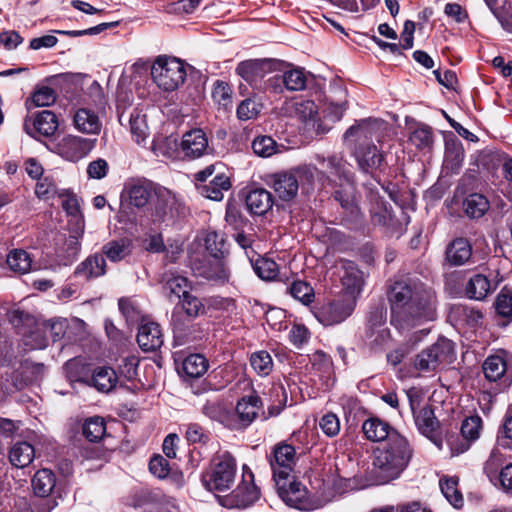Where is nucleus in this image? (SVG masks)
I'll return each mask as SVG.
<instances>
[{
	"label": "nucleus",
	"mask_w": 512,
	"mask_h": 512,
	"mask_svg": "<svg viewBox=\"0 0 512 512\" xmlns=\"http://www.w3.org/2000/svg\"><path fill=\"white\" fill-rule=\"evenodd\" d=\"M391 324L406 332L436 318L433 292L421 282L397 281L389 293Z\"/></svg>",
	"instance_id": "1"
},
{
	"label": "nucleus",
	"mask_w": 512,
	"mask_h": 512,
	"mask_svg": "<svg viewBox=\"0 0 512 512\" xmlns=\"http://www.w3.org/2000/svg\"><path fill=\"white\" fill-rule=\"evenodd\" d=\"M412 450L405 437L398 432L392 433L383 449L375 452L373 465L381 483H387L400 476L408 465Z\"/></svg>",
	"instance_id": "2"
},
{
	"label": "nucleus",
	"mask_w": 512,
	"mask_h": 512,
	"mask_svg": "<svg viewBox=\"0 0 512 512\" xmlns=\"http://www.w3.org/2000/svg\"><path fill=\"white\" fill-rule=\"evenodd\" d=\"M204 312L205 306L201 299L191 293L179 300L171 315V326L177 345H185L197 339L195 333L198 331V327L192 323V319Z\"/></svg>",
	"instance_id": "3"
},
{
	"label": "nucleus",
	"mask_w": 512,
	"mask_h": 512,
	"mask_svg": "<svg viewBox=\"0 0 512 512\" xmlns=\"http://www.w3.org/2000/svg\"><path fill=\"white\" fill-rule=\"evenodd\" d=\"M237 474L235 458L224 452L216 456L210 468L202 474L203 486L211 492H225L234 485Z\"/></svg>",
	"instance_id": "4"
},
{
	"label": "nucleus",
	"mask_w": 512,
	"mask_h": 512,
	"mask_svg": "<svg viewBox=\"0 0 512 512\" xmlns=\"http://www.w3.org/2000/svg\"><path fill=\"white\" fill-rule=\"evenodd\" d=\"M454 359V343L449 339L439 338L416 355L413 366L419 373L425 374L435 372L439 367L452 363Z\"/></svg>",
	"instance_id": "5"
},
{
	"label": "nucleus",
	"mask_w": 512,
	"mask_h": 512,
	"mask_svg": "<svg viewBox=\"0 0 512 512\" xmlns=\"http://www.w3.org/2000/svg\"><path fill=\"white\" fill-rule=\"evenodd\" d=\"M151 75L159 88L165 91H174L184 83L186 70L180 59L160 55L152 65Z\"/></svg>",
	"instance_id": "6"
},
{
	"label": "nucleus",
	"mask_w": 512,
	"mask_h": 512,
	"mask_svg": "<svg viewBox=\"0 0 512 512\" xmlns=\"http://www.w3.org/2000/svg\"><path fill=\"white\" fill-rule=\"evenodd\" d=\"M356 303L354 296H346L343 293H339L332 300L318 307L314 315L324 326L336 325L343 322L353 313Z\"/></svg>",
	"instance_id": "7"
},
{
	"label": "nucleus",
	"mask_w": 512,
	"mask_h": 512,
	"mask_svg": "<svg viewBox=\"0 0 512 512\" xmlns=\"http://www.w3.org/2000/svg\"><path fill=\"white\" fill-rule=\"evenodd\" d=\"M260 498V490L254 483V474L243 466L242 481L229 495L224 496L220 503L226 508L244 509L253 505Z\"/></svg>",
	"instance_id": "8"
},
{
	"label": "nucleus",
	"mask_w": 512,
	"mask_h": 512,
	"mask_svg": "<svg viewBox=\"0 0 512 512\" xmlns=\"http://www.w3.org/2000/svg\"><path fill=\"white\" fill-rule=\"evenodd\" d=\"M407 396L419 432L440 446L441 441L438 439L440 424L434 415L432 407L427 405L417 412L416 409L419 407L420 401L419 396L411 390L407 392Z\"/></svg>",
	"instance_id": "9"
},
{
	"label": "nucleus",
	"mask_w": 512,
	"mask_h": 512,
	"mask_svg": "<svg viewBox=\"0 0 512 512\" xmlns=\"http://www.w3.org/2000/svg\"><path fill=\"white\" fill-rule=\"evenodd\" d=\"M283 65L282 61L276 59H249L240 62L235 71L244 81L256 87L267 74L281 71Z\"/></svg>",
	"instance_id": "10"
},
{
	"label": "nucleus",
	"mask_w": 512,
	"mask_h": 512,
	"mask_svg": "<svg viewBox=\"0 0 512 512\" xmlns=\"http://www.w3.org/2000/svg\"><path fill=\"white\" fill-rule=\"evenodd\" d=\"M277 491L281 499L290 507L309 511L314 508L308 496L306 488L299 482L277 479L275 481Z\"/></svg>",
	"instance_id": "11"
},
{
	"label": "nucleus",
	"mask_w": 512,
	"mask_h": 512,
	"mask_svg": "<svg viewBox=\"0 0 512 512\" xmlns=\"http://www.w3.org/2000/svg\"><path fill=\"white\" fill-rule=\"evenodd\" d=\"M296 462L295 448L286 443H280L273 449L269 463L273 472L274 481L277 479L288 480Z\"/></svg>",
	"instance_id": "12"
},
{
	"label": "nucleus",
	"mask_w": 512,
	"mask_h": 512,
	"mask_svg": "<svg viewBox=\"0 0 512 512\" xmlns=\"http://www.w3.org/2000/svg\"><path fill=\"white\" fill-rule=\"evenodd\" d=\"M482 428L483 421L479 415L465 418L461 424L462 439L451 437L448 440L452 455H459L467 451L471 444L480 437Z\"/></svg>",
	"instance_id": "13"
},
{
	"label": "nucleus",
	"mask_w": 512,
	"mask_h": 512,
	"mask_svg": "<svg viewBox=\"0 0 512 512\" xmlns=\"http://www.w3.org/2000/svg\"><path fill=\"white\" fill-rule=\"evenodd\" d=\"M483 372L487 380L502 381L505 386L512 382V357L506 353L489 356L483 363Z\"/></svg>",
	"instance_id": "14"
},
{
	"label": "nucleus",
	"mask_w": 512,
	"mask_h": 512,
	"mask_svg": "<svg viewBox=\"0 0 512 512\" xmlns=\"http://www.w3.org/2000/svg\"><path fill=\"white\" fill-rule=\"evenodd\" d=\"M94 142L95 140L67 135L57 142L55 151L64 159L77 162L93 149Z\"/></svg>",
	"instance_id": "15"
},
{
	"label": "nucleus",
	"mask_w": 512,
	"mask_h": 512,
	"mask_svg": "<svg viewBox=\"0 0 512 512\" xmlns=\"http://www.w3.org/2000/svg\"><path fill=\"white\" fill-rule=\"evenodd\" d=\"M152 183L143 179H131L124 184L121 193L122 204L135 208L146 206L152 196Z\"/></svg>",
	"instance_id": "16"
},
{
	"label": "nucleus",
	"mask_w": 512,
	"mask_h": 512,
	"mask_svg": "<svg viewBox=\"0 0 512 512\" xmlns=\"http://www.w3.org/2000/svg\"><path fill=\"white\" fill-rule=\"evenodd\" d=\"M386 128V123L379 119H364L351 126L344 133V140L350 141L354 139L358 145H366L367 140L376 139L380 141L382 131Z\"/></svg>",
	"instance_id": "17"
},
{
	"label": "nucleus",
	"mask_w": 512,
	"mask_h": 512,
	"mask_svg": "<svg viewBox=\"0 0 512 512\" xmlns=\"http://www.w3.org/2000/svg\"><path fill=\"white\" fill-rule=\"evenodd\" d=\"M334 197L343 209L342 220L348 225L357 223L361 218V212L356 201L354 186L348 183L344 188L335 191Z\"/></svg>",
	"instance_id": "18"
},
{
	"label": "nucleus",
	"mask_w": 512,
	"mask_h": 512,
	"mask_svg": "<svg viewBox=\"0 0 512 512\" xmlns=\"http://www.w3.org/2000/svg\"><path fill=\"white\" fill-rule=\"evenodd\" d=\"M354 156L359 168L365 173L380 169L384 163V154L374 144L356 146Z\"/></svg>",
	"instance_id": "19"
},
{
	"label": "nucleus",
	"mask_w": 512,
	"mask_h": 512,
	"mask_svg": "<svg viewBox=\"0 0 512 512\" xmlns=\"http://www.w3.org/2000/svg\"><path fill=\"white\" fill-rule=\"evenodd\" d=\"M343 274L341 276L342 290L340 293L346 296H354L355 302L362 291L364 285L363 272L351 261H346L342 265Z\"/></svg>",
	"instance_id": "20"
},
{
	"label": "nucleus",
	"mask_w": 512,
	"mask_h": 512,
	"mask_svg": "<svg viewBox=\"0 0 512 512\" xmlns=\"http://www.w3.org/2000/svg\"><path fill=\"white\" fill-rule=\"evenodd\" d=\"M193 270L196 275L207 280L224 282L229 277L225 262L219 257L211 256L196 262L194 263Z\"/></svg>",
	"instance_id": "21"
},
{
	"label": "nucleus",
	"mask_w": 512,
	"mask_h": 512,
	"mask_svg": "<svg viewBox=\"0 0 512 512\" xmlns=\"http://www.w3.org/2000/svg\"><path fill=\"white\" fill-rule=\"evenodd\" d=\"M44 372L43 364H36L30 361H24L12 373L11 379L17 390H22L29 384L38 381Z\"/></svg>",
	"instance_id": "22"
},
{
	"label": "nucleus",
	"mask_w": 512,
	"mask_h": 512,
	"mask_svg": "<svg viewBox=\"0 0 512 512\" xmlns=\"http://www.w3.org/2000/svg\"><path fill=\"white\" fill-rule=\"evenodd\" d=\"M207 148L208 140L201 129H194L183 135L181 150L185 157H189L191 159L199 158L204 155Z\"/></svg>",
	"instance_id": "23"
},
{
	"label": "nucleus",
	"mask_w": 512,
	"mask_h": 512,
	"mask_svg": "<svg viewBox=\"0 0 512 512\" xmlns=\"http://www.w3.org/2000/svg\"><path fill=\"white\" fill-rule=\"evenodd\" d=\"M137 342L143 351H155L163 345L160 325L155 322L143 323L138 330Z\"/></svg>",
	"instance_id": "24"
},
{
	"label": "nucleus",
	"mask_w": 512,
	"mask_h": 512,
	"mask_svg": "<svg viewBox=\"0 0 512 512\" xmlns=\"http://www.w3.org/2000/svg\"><path fill=\"white\" fill-rule=\"evenodd\" d=\"M493 291L490 279L481 273L470 276L463 287V294L468 299L482 301Z\"/></svg>",
	"instance_id": "25"
},
{
	"label": "nucleus",
	"mask_w": 512,
	"mask_h": 512,
	"mask_svg": "<svg viewBox=\"0 0 512 512\" xmlns=\"http://www.w3.org/2000/svg\"><path fill=\"white\" fill-rule=\"evenodd\" d=\"M249 212L253 215L263 216L273 207L272 194L264 188L251 190L245 198Z\"/></svg>",
	"instance_id": "26"
},
{
	"label": "nucleus",
	"mask_w": 512,
	"mask_h": 512,
	"mask_svg": "<svg viewBox=\"0 0 512 512\" xmlns=\"http://www.w3.org/2000/svg\"><path fill=\"white\" fill-rule=\"evenodd\" d=\"M106 273V260L102 254H92L75 269L74 275L85 280L98 278Z\"/></svg>",
	"instance_id": "27"
},
{
	"label": "nucleus",
	"mask_w": 512,
	"mask_h": 512,
	"mask_svg": "<svg viewBox=\"0 0 512 512\" xmlns=\"http://www.w3.org/2000/svg\"><path fill=\"white\" fill-rule=\"evenodd\" d=\"M262 405L261 398L256 394L242 397L236 405L241 424L245 427L250 425L258 417Z\"/></svg>",
	"instance_id": "28"
},
{
	"label": "nucleus",
	"mask_w": 512,
	"mask_h": 512,
	"mask_svg": "<svg viewBox=\"0 0 512 512\" xmlns=\"http://www.w3.org/2000/svg\"><path fill=\"white\" fill-rule=\"evenodd\" d=\"M472 256V246L465 238L453 240L446 249V259L453 266L466 264Z\"/></svg>",
	"instance_id": "29"
},
{
	"label": "nucleus",
	"mask_w": 512,
	"mask_h": 512,
	"mask_svg": "<svg viewBox=\"0 0 512 512\" xmlns=\"http://www.w3.org/2000/svg\"><path fill=\"white\" fill-rule=\"evenodd\" d=\"M272 179V186L280 199L289 201L296 196L299 184L294 174L278 173Z\"/></svg>",
	"instance_id": "30"
},
{
	"label": "nucleus",
	"mask_w": 512,
	"mask_h": 512,
	"mask_svg": "<svg viewBox=\"0 0 512 512\" xmlns=\"http://www.w3.org/2000/svg\"><path fill=\"white\" fill-rule=\"evenodd\" d=\"M362 431L365 437L373 442H380L385 439L389 441L392 433L396 432L387 422L377 417L367 419L362 425Z\"/></svg>",
	"instance_id": "31"
},
{
	"label": "nucleus",
	"mask_w": 512,
	"mask_h": 512,
	"mask_svg": "<svg viewBox=\"0 0 512 512\" xmlns=\"http://www.w3.org/2000/svg\"><path fill=\"white\" fill-rule=\"evenodd\" d=\"M230 187V179L223 173L215 176L208 184H197V190L202 196L215 201H221L223 192L228 191Z\"/></svg>",
	"instance_id": "32"
},
{
	"label": "nucleus",
	"mask_w": 512,
	"mask_h": 512,
	"mask_svg": "<svg viewBox=\"0 0 512 512\" xmlns=\"http://www.w3.org/2000/svg\"><path fill=\"white\" fill-rule=\"evenodd\" d=\"M75 128L85 134H98L101 130V122L98 115L89 109H78L73 119Z\"/></svg>",
	"instance_id": "33"
},
{
	"label": "nucleus",
	"mask_w": 512,
	"mask_h": 512,
	"mask_svg": "<svg viewBox=\"0 0 512 512\" xmlns=\"http://www.w3.org/2000/svg\"><path fill=\"white\" fill-rule=\"evenodd\" d=\"M35 457L34 447L26 441L16 442L9 451V461L16 468L30 465Z\"/></svg>",
	"instance_id": "34"
},
{
	"label": "nucleus",
	"mask_w": 512,
	"mask_h": 512,
	"mask_svg": "<svg viewBox=\"0 0 512 512\" xmlns=\"http://www.w3.org/2000/svg\"><path fill=\"white\" fill-rule=\"evenodd\" d=\"M464 161V148L457 139L446 140L444 166L452 173H457Z\"/></svg>",
	"instance_id": "35"
},
{
	"label": "nucleus",
	"mask_w": 512,
	"mask_h": 512,
	"mask_svg": "<svg viewBox=\"0 0 512 512\" xmlns=\"http://www.w3.org/2000/svg\"><path fill=\"white\" fill-rule=\"evenodd\" d=\"M265 395L268 396L270 401L265 418L278 416L287 404V391L284 385L282 383H272Z\"/></svg>",
	"instance_id": "36"
},
{
	"label": "nucleus",
	"mask_w": 512,
	"mask_h": 512,
	"mask_svg": "<svg viewBox=\"0 0 512 512\" xmlns=\"http://www.w3.org/2000/svg\"><path fill=\"white\" fill-rule=\"evenodd\" d=\"M178 204L174 194L170 191H164L158 194V200L154 208V221H165L168 218L174 217V210L179 213L178 208L175 206Z\"/></svg>",
	"instance_id": "37"
},
{
	"label": "nucleus",
	"mask_w": 512,
	"mask_h": 512,
	"mask_svg": "<svg viewBox=\"0 0 512 512\" xmlns=\"http://www.w3.org/2000/svg\"><path fill=\"white\" fill-rule=\"evenodd\" d=\"M58 126V118L55 113L50 110H43L37 113L32 121L33 130L44 137L53 136Z\"/></svg>",
	"instance_id": "38"
},
{
	"label": "nucleus",
	"mask_w": 512,
	"mask_h": 512,
	"mask_svg": "<svg viewBox=\"0 0 512 512\" xmlns=\"http://www.w3.org/2000/svg\"><path fill=\"white\" fill-rule=\"evenodd\" d=\"M102 255L112 262H119L132 253V241L128 238L111 240L102 246Z\"/></svg>",
	"instance_id": "39"
},
{
	"label": "nucleus",
	"mask_w": 512,
	"mask_h": 512,
	"mask_svg": "<svg viewBox=\"0 0 512 512\" xmlns=\"http://www.w3.org/2000/svg\"><path fill=\"white\" fill-rule=\"evenodd\" d=\"M55 484V474L50 469L46 468L38 470L31 481L34 494L43 498L50 495Z\"/></svg>",
	"instance_id": "40"
},
{
	"label": "nucleus",
	"mask_w": 512,
	"mask_h": 512,
	"mask_svg": "<svg viewBox=\"0 0 512 512\" xmlns=\"http://www.w3.org/2000/svg\"><path fill=\"white\" fill-rule=\"evenodd\" d=\"M282 66L284 87L288 91H301L306 87L307 77L302 68H294L291 64L285 63Z\"/></svg>",
	"instance_id": "41"
},
{
	"label": "nucleus",
	"mask_w": 512,
	"mask_h": 512,
	"mask_svg": "<svg viewBox=\"0 0 512 512\" xmlns=\"http://www.w3.org/2000/svg\"><path fill=\"white\" fill-rule=\"evenodd\" d=\"M162 281L164 282V288L168 292L170 299L172 296H175L180 300L186 294L190 293L191 284L186 277L173 273H165Z\"/></svg>",
	"instance_id": "42"
},
{
	"label": "nucleus",
	"mask_w": 512,
	"mask_h": 512,
	"mask_svg": "<svg viewBox=\"0 0 512 512\" xmlns=\"http://www.w3.org/2000/svg\"><path fill=\"white\" fill-rule=\"evenodd\" d=\"M89 382L100 392L111 391L117 383L116 372L110 367H100L94 370Z\"/></svg>",
	"instance_id": "43"
},
{
	"label": "nucleus",
	"mask_w": 512,
	"mask_h": 512,
	"mask_svg": "<svg viewBox=\"0 0 512 512\" xmlns=\"http://www.w3.org/2000/svg\"><path fill=\"white\" fill-rule=\"evenodd\" d=\"M208 370L207 359L200 354H190L182 362L181 372L189 378H199Z\"/></svg>",
	"instance_id": "44"
},
{
	"label": "nucleus",
	"mask_w": 512,
	"mask_h": 512,
	"mask_svg": "<svg viewBox=\"0 0 512 512\" xmlns=\"http://www.w3.org/2000/svg\"><path fill=\"white\" fill-rule=\"evenodd\" d=\"M201 412L210 420L217 421L223 424L227 423L230 419V410L226 406V404L220 399L207 400L203 404Z\"/></svg>",
	"instance_id": "45"
},
{
	"label": "nucleus",
	"mask_w": 512,
	"mask_h": 512,
	"mask_svg": "<svg viewBox=\"0 0 512 512\" xmlns=\"http://www.w3.org/2000/svg\"><path fill=\"white\" fill-rule=\"evenodd\" d=\"M409 141L417 149L430 150L434 143V134L432 128L427 124H417V126L410 133Z\"/></svg>",
	"instance_id": "46"
},
{
	"label": "nucleus",
	"mask_w": 512,
	"mask_h": 512,
	"mask_svg": "<svg viewBox=\"0 0 512 512\" xmlns=\"http://www.w3.org/2000/svg\"><path fill=\"white\" fill-rule=\"evenodd\" d=\"M287 292L304 305H309L315 298L313 287L304 280H293L287 286Z\"/></svg>",
	"instance_id": "47"
},
{
	"label": "nucleus",
	"mask_w": 512,
	"mask_h": 512,
	"mask_svg": "<svg viewBox=\"0 0 512 512\" xmlns=\"http://www.w3.org/2000/svg\"><path fill=\"white\" fill-rule=\"evenodd\" d=\"M63 370L69 381L89 383V369L81 359L68 360L63 366Z\"/></svg>",
	"instance_id": "48"
},
{
	"label": "nucleus",
	"mask_w": 512,
	"mask_h": 512,
	"mask_svg": "<svg viewBox=\"0 0 512 512\" xmlns=\"http://www.w3.org/2000/svg\"><path fill=\"white\" fill-rule=\"evenodd\" d=\"M464 209L470 218H480L488 211L489 201L484 195L473 193L464 201Z\"/></svg>",
	"instance_id": "49"
},
{
	"label": "nucleus",
	"mask_w": 512,
	"mask_h": 512,
	"mask_svg": "<svg viewBox=\"0 0 512 512\" xmlns=\"http://www.w3.org/2000/svg\"><path fill=\"white\" fill-rule=\"evenodd\" d=\"M7 264L14 272L25 274L31 269L32 259L25 250L15 249L8 254Z\"/></svg>",
	"instance_id": "50"
},
{
	"label": "nucleus",
	"mask_w": 512,
	"mask_h": 512,
	"mask_svg": "<svg viewBox=\"0 0 512 512\" xmlns=\"http://www.w3.org/2000/svg\"><path fill=\"white\" fill-rule=\"evenodd\" d=\"M82 431L87 440L90 442H98L106 433L105 421L99 416L91 417L83 424Z\"/></svg>",
	"instance_id": "51"
},
{
	"label": "nucleus",
	"mask_w": 512,
	"mask_h": 512,
	"mask_svg": "<svg viewBox=\"0 0 512 512\" xmlns=\"http://www.w3.org/2000/svg\"><path fill=\"white\" fill-rule=\"evenodd\" d=\"M319 160L321 162L322 167L326 169L330 174L340 179L343 178L349 182L350 173L347 170V163L342 157L333 155L328 157L327 159L319 158Z\"/></svg>",
	"instance_id": "52"
},
{
	"label": "nucleus",
	"mask_w": 512,
	"mask_h": 512,
	"mask_svg": "<svg viewBox=\"0 0 512 512\" xmlns=\"http://www.w3.org/2000/svg\"><path fill=\"white\" fill-rule=\"evenodd\" d=\"M250 365L258 375L267 376L273 369V360L267 351L260 350L251 354Z\"/></svg>",
	"instance_id": "53"
},
{
	"label": "nucleus",
	"mask_w": 512,
	"mask_h": 512,
	"mask_svg": "<svg viewBox=\"0 0 512 512\" xmlns=\"http://www.w3.org/2000/svg\"><path fill=\"white\" fill-rule=\"evenodd\" d=\"M458 480L456 478H446L440 480V488L446 499L455 507L460 508L463 505V496L457 488Z\"/></svg>",
	"instance_id": "54"
},
{
	"label": "nucleus",
	"mask_w": 512,
	"mask_h": 512,
	"mask_svg": "<svg viewBox=\"0 0 512 512\" xmlns=\"http://www.w3.org/2000/svg\"><path fill=\"white\" fill-rule=\"evenodd\" d=\"M205 247L213 257L223 259L226 253V241L224 235L216 231H209L205 237Z\"/></svg>",
	"instance_id": "55"
},
{
	"label": "nucleus",
	"mask_w": 512,
	"mask_h": 512,
	"mask_svg": "<svg viewBox=\"0 0 512 512\" xmlns=\"http://www.w3.org/2000/svg\"><path fill=\"white\" fill-rule=\"evenodd\" d=\"M253 152L261 157H270L277 153L278 144L270 136L256 137L252 142Z\"/></svg>",
	"instance_id": "56"
},
{
	"label": "nucleus",
	"mask_w": 512,
	"mask_h": 512,
	"mask_svg": "<svg viewBox=\"0 0 512 512\" xmlns=\"http://www.w3.org/2000/svg\"><path fill=\"white\" fill-rule=\"evenodd\" d=\"M255 273L263 280L270 281L275 279L278 273V265L275 261L267 258L256 260L254 264Z\"/></svg>",
	"instance_id": "57"
},
{
	"label": "nucleus",
	"mask_w": 512,
	"mask_h": 512,
	"mask_svg": "<svg viewBox=\"0 0 512 512\" xmlns=\"http://www.w3.org/2000/svg\"><path fill=\"white\" fill-rule=\"evenodd\" d=\"M495 308L497 313L504 318L512 316V291L510 289L507 287L501 289L495 301Z\"/></svg>",
	"instance_id": "58"
},
{
	"label": "nucleus",
	"mask_w": 512,
	"mask_h": 512,
	"mask_svg": "<svg viewBox=\"0 0 512 512\" xmlns=\"http://www.w3.org/2000/svg\"><path fill=\"white\" fill-rule=\"evenodd\" d=\"M261 105L251 98L244 99L237 107V117L242 121H247L257 117L260 113Z\"/></svg>",
	"instance_id": "59"
},
{
	"label": "nucleus",
	"mask_w": 512,
	"mask_h": 512,
	"mask_svg": "<svg viewBox=\"0 0 512 512\" xmlns=\"http://www.w3.org/2000/svg\"><path fill=\"white\" fill-rule=\"evenodd\" d=\"M130 131L136 143L141 144L147 137V124L144 116L139 114L131 115Z\"/></svg>",
	"instance_id": "60"
},
{
	"label": "nucleus",
	"mask_w": 512,
	"mask_h": 512,
	"mask_svg": "<svg viewBox=\"0 0 512 512\" xmlns=\"http://www.w3.org/2000/svg\"><path fill=\"white\" fill-rule=\"evenodd\" d=\"M231 97L232 90L230 86L223 81H216L212 91L213 100L226 109L231 104Z\"/></svg>",
	"instance_id": "61"
},
{
	"label": "nucleus",
	"mask_w": 512,
	"mask_h": 512,
	"mask_svg": "<svg viewBox=\"0 0 512 512\" xmlns=\"http://www.w3.org/2000/svg\"><path fill=\"white\" fill-rule=\"evenodd\" d=\"M372 222L374 225L383 226L388 232H392L396 224L394 215L386 207H379L372 214Z\"/></svg>",
	"instance_id": "62"
},
{
	"label": "nucleus",
	"mask_w": 512,
	"mask_h": 512,
	"mask_svg": "<svg viewBox=\"0 0 512 512\" xmlns=\"http://www.w3.org/2000/svg\"><path fill=\"white\" fill-rule=\"evenodd\" d=\"M56 97L54 89L43 86L33 93L32 102L37 107L50 106L56 101Z\"/></svg>",
	"instance_id": "63"
},
{
	"label": "nucleus",
	"mask_w": 512,
	"mask_h": 512,
	"mask_svg": "<svg viewBox=\"0 0 512 512\" xmlns=\"http://www.w3.org/2000/svg\"><path fill=\"white\" fill-rule=\"evenodd\" d=\"M494 16L501 27L512 34V3L508 1L504 2L498 10L494 11Z\"/></svg>",
	"instance_id": "64"
}]
</instances>
